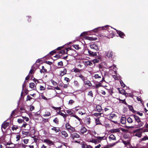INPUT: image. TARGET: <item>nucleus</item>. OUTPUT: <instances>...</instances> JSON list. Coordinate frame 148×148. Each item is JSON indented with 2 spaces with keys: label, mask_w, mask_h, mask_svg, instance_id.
<instances>
[{
  "label": "nucleus",
  "mask_w": 148,
  "mask_h": 148,
  "mask_svg": "<svg viewBox=\"0 0 148 148\" xmlns=\"http://www.w3.org/2000/svg\"><path fill=\"white\" fill-rule=\"evenodd\" d=\"M110 27V26L106 25L104 26H103L101 27L102 29H105V28H106L107 29V32H108L109 33V34L107 36H105L107 38H112L115 36V34L113 31H110V32H109V27ZM100 28H101V27H98L93 29V31L95 32H97L98 31L99 29Z\"/></svg>",
  "instance_id": "nucleus-1"
},
{
  "label": "nucleus",
  "mask_w": 148,
  "mask_h": 148,
  "mask_svg": "<svg viewBox=\"0 0 148 148\" xmlns=\"http://www.w3.org/2000/svg\"><path fill=\"white\" fill-rule=\"evenodd\" d=\"M143 128H141L135 130L133 132V134L135 136L140 138L142 136Z\"/></svg>",
  "instance_id": "nucleus-2"
},
{
  "label": "nucleus",
  "mask_w": 148,
  "mask_h": 148,
  "mask_svg": "<svg viewBox=\"0 0 148 148\" xmlns=\"http://www.w3.org/2000/svg\"><path fill=\"white\" fill-rule=\"evenodd\" d=\"M65 127L67 130L70 133L75 132L76 130L75 127L71 126L69 123H66Z\"/></svg>",
  "instance_id": "nucleus-3"
},
{
  "label": "nucleus",
  "mask_w": 148,
  "mask_h": 148,
  "mask_svg": "<svg viewBox=\"0 0 148 148\" xmlns=\"http://www.w3.org/2000/svg\"><path fill=\"white\" fill-rule=\"evenodd\" d=\"M93 77L95 78V79H99L101 78L102 77V79L100 81V82H102L103 81L105 82V78L103 76L101 72L99 73L98 74H96Z\"/></svg>",
  "instance_id": "nucleus-4"
},
{
  "label": "nucleus",
  "mask_w": 148,
  "mask_h": 148,
  "mask_svg": "<svg viewBox=\"0 0 148 148\" xmlns=\"http://www.w3.org/2000/svg\"><path fill=\"white\" fill-rule=\"evenodd\" d=\"M117 117V116L114 113H111L110 114L109 116V119L112 121V122L114 123V124H117V122L116 121L113 120V119H115Z\"/></svg>",
  "instance_id": "nucleus-5"
},
{
  "label": "nucleus",
  "mask_w": 148,
  "mask_h": 148,
  "mask_svg": "<svg viewBox=\"0 0 148 148\" xmlns=\"http://www.w3.org/2000/svg\"><path fill=\"white\" fill-rule=\"evenodd\" d=\"M42 142L50 146L54 145V142L49 139H44L42 140Z\"/></svg>",
  "instance_id": "nucleus-6"
},
{
  "label": "nucleus",
  "mask_w": 148,
  "mask_h": 148,
  "mask_svg": "<svg viewBox=\"0 0 148 148\" xmlns=\"http://www.w3.org/2000/svg\"><path fill=\"white\" fill-rule=\"evenodd\" d=\"M90 46L92 50H94L96 51H97L99 50L98 46L95 44H91L90 45Z\"/></svg>",
  "instance_id": "nucleus-7"
},
{
  "label": "nucleus",
  "mask_w": 148,
  "mask_h": 148,
  "mask_svg": "<svg viewBox=\"0 0 148 148\" xmlns=\"http://www.w3.org/2000/svg\"><path fill=\"white\" fill-rule=\"evenodd\" d=\"M88 53L91 56L94 57L97 56V53L96 51H94L93 50L91 51L88 49Z\"/></svg>",
  "instance_id": "nucleus-8"
},
{
  "label": "nucleus",
  "mask_w": 148,
  "mask_h": 148,
  "mask_svg": "<svg viewBox=\"0 0 148 148\" xmlns=\"http://www.w3.org/2000/svg\"><path fill=\"white\" fill-rule=\"evenodd\" d=\"M26 145L23 143H18L16 144L15 145V147L16 148H26Z\"/></svg>",
  "instance_id": "nucleus-9"
},
{
  "label": "nucleus",
  "mask_w": 148,
  "mask_h": 148,
  "mask_svg": "<svg viewBox=\"0 0 148 148\" xmlns=\"http://www.w3.org/2000/svg\"><path fill=\"white\" fill-rule=\"evenodd\" d=\"M80 137V135L76 133L71 134V137L72 138L73 140L75 138H78Z\"/></svg>",
  "instance_id": "nucleus-10"
},
{
  "label": "nucleus",
  "mask_w": 148,
  "mask_h": 148,
  "mask_svg": "<svg viewBox=\"0 0 148 148\" xmlns=\"http://www.w3.org/2000/svg\"><path fill=\"white\" fill-rule=\"evenodd\" d=\"M114 29L116 31L117 34L119 35V36L121 38H124V36H125V34L124 33H123V32H121V31L115 29Z\"/></svg>",
  "instance_id": "nucleus-11"
},
{
  "label": "nucleus",
  "mask_w": 148,
  "mask_h": 148,
  "mask_svg": "<svg viewBox=\"0 0 148 148\" xmlns=\"http://www.w3.org/2000/svg\"><path fill=\"white\" fill-rule=\"evenodd\" d=\"M114 53L112 51H108L106 56L109 58H112L114 56Z\"/></svg>",
  "instance_id": "nucleus-12"
},
{
  "label": "nucleus",
  "mask_w": 148,
  "mask_h": 148,
  "mask_svg": "<svg viewBox=\"0 0 148 148\" xmlns=\"http://www.w3.org/2000/svg\"><path fill=\"white\" fill-rule=\"evenodd\" d=\"M131 116H133V117L134 118L135 121L136 122L138 123H139V122H140L141 120L140 118L138 116L135 114H133L131 115Z\"/></svg>",
  "instance_id": "nucleus-13"
},
{
  "label": "nucleus",
  "mask_w": 148,
  "mask_h": 148,
  "mask_svg": "<svg viewBox=\"0 0 148 148\" xmlns=\"http://www.w3.org/2000/svg\"><path fill=\"white\" fill-rule=\"evenodd\" d=\"M62 136L63 138H66L68 137V135L66 132L65 131H62L61 132Z\"/></svg>",
  "instance_id": "nucleus-14"
},
{
  "label": "nucleus",
  "mask_w": 148,
  "mask_h": 148,
  "mask_svg": "<svg viewBox=\"0 0 148 148\" xmlns=\"http://www.w3.org/2000/svg\"><path fill=\"white\" fill-rule=\"evenodd\" d=\"M9 124V123L5 121L1 125V128H3L5 129L8 126Z\"/></svg>",
  "instance_id": "nucleus-15"
},
{
  "label": "nucleus",
  "mask_w": 148,
  "mask_h": 148,
  "mask_svg": "<svg viewBox=\"0 0 148 148\" xmlns=\"http://www.w3.org/2000/svg\"><path fill=\"white\" fill-rule=\"evenodd\" d=\"M87 131V129L84 127H82L80 130V132L81 134H84Z\"/></svg>",
  "instance_id": "nucleus-16"
},
{
  "label": "nucleus",
  "mask_w": 148,
  "mask_h": 148,
  "mask_svg": "<svg viewBox=\"0 0 148 148\" xmlns=\"http://www.w3.org/2000/svg\"><path fill=\"white\" fill-rule=\"evenodd\" d=\"M95 109V111H97L99 112H101L102 110L101 106L98 105L96 106Z\"/></svg>",
  "instance_id": "nucleus-17"
},
{
  "label": "nucleus",
  "mask_w": 148,
  "mask_h": 148,
  "mask_svg": "<svg viewBox=\"0 0 148 148\" xmlns=\"http://www.w3.org/2000/svg\"><path fill=\"white\" fill-rule=\"evenodd\" d=\"M84 82L85 84L89 86H92V84L90 82L86 79V80H84Z\"/></svg>",
  "instance_id": "nucleus-18"
},
{
  "label": "nucleus",
  "mask_w": 148,
  "mask_h": 148,
  "mask_svg": "<svg viewBox=\"0 0 148 148\" xmlns=\"http://www.w3.org/2000/svg\"><path fill=\"white\" fill-rule=\"evenodd\" d=\"M30 78V76L29 75H28L25 78V81L24 83L22 85V90H23L25 86H26V84H25V81H27V80H28L29 79V78Z\"/></svg>",
  "instance_id": "nucleus-19"
},
{
  "label": "nucleus",
  "mask_w": 148,
  "mask_h": 148,
  "mask_svg": "<svg viewBox=\"0 0 148 148\" xmlns=\"http://www.w3.org/2000/svg\"><path fill=\"white\" fill-rule=\"evenodd\" d=\"M126 122V118L125 117H122L121 119V123L122 124H125Z\"/></svg>",
  "instance_id": "nucleus-20"
},
{
  "label": "nucleus",
  "mask_w": 148,
  "mask_h": 148,
  "mask_svg": "<svg viewBox=\"0 0 148 148\" xmlns=\"http://www.w3.org/2000/svg\"><path fill=\"white\" fill-rule=\"evenodd\" d=\"M84 64L86 66H91L92 65V64L91 61H85L84 63Z\"/></svg>",
  "instance_id": "nucleus-21"
},
{
  "label": "nucleus",
  "mask_w": 148,
  "mask_h": 148,
  "mask_svg": "<svg viewBox=\"0 0 148 148\" xmlns=\"http://www.w3.org/2000/svg\"><path fill=\"white\" fill-rule=\"evenodd\" d=\"M67 70L66 69H64L63 71H61L60 74V76H62L66 74Z\"/></svg>",
  "instance_id": "nucleus-22"
},
{
  "label": "nucleus",
  "mask_w": 148,
  "mask_h": 148,
  "mask_svg": "<svg viewBox=\"0 0 148 148\" xmlns=\"http://www.w3.org/2000/svg\"><path fill=\"white\" fill-rule=\"evenodd\" d=\"M109 138L110 139V140H116V138L115 136L113 134H111L110 136L109 137Z\"/></svg>",
  "instance_id": "nucleus-23"
},
{
  "label": "nucleus",
  "mask_w": 148,
  "mask_h": 148,
  "mask_svg": "<svg viewBox=\"0 0 148 148\" xmlns=\"http://www.w3.org/2000/svg\"><path fill=\"white\" fill-rule=\"evenodd\" d=\"M86 38L87 39L90 40H95L97 39V38H94L92 37H90L89 36H87Z\"/></svg>",
  "instance_id": "nucleus-24"
},
{
  "label": "nucleus",
  "mask_w": 148,
  "mask_h": 148,
  "mask_svg": "<svg viewBox=\"0 0 148 148\" xmlns=\"http://www.w3.org/2000/svg\"><path fill=\"white\" fill-rule=\"evenodd\" d=\"M119 93L123 95H125L126 96V94L125 93V90L123 89H122L121 90H119Z\"/></svg>",
  "instance_id": "nucleus-25"
},
{
  "label": "nucleus",
  "mask_w": 148,
  "mask_h": 148,
  "mask_svg": "<svg viewBox=\"0 0 148 148\" xmlns=\"http://www.w3.org/2000/svg\"><path fill=\"white\" fill-rule=\"evenodd\" d=\"M47 72V69L44 68V66H42V69L40 71V73H46Z\"/></svg>",
  "instance_id": "nucleus-26"
},
{
  "label": "nucleus",
  "mask_w": 148,
  "mask_h": 148,
  "mask_svg": "<svg viewBox=\"0 0 148 148\" xmlns=\"http://www.w3.org/2000/svg\"><path fill=\"white\" fill-rule=\"evenodd\" d=\"M53 122L57 125H58L59 123V119L57 117L55 118L53 120Z\"/></svg>",
  "instance_id": "nucleus-27"
},
{
  "label": "nucleus",
  "mask_w": 148,
  "mask_h": 148,
  "mask_svg": "<svg viewBox=\"0 0 148 148\" xmlns=\"http://www.w3.org/2000/svg\"><path fill=\"white\" fill-rule=\"evenodd\" d=\"M51 130H52L56 132H59L60 131V129H57L56 127H54L52 128L51 129Z\"/></svg>",
  "instance_id": "nucleus-28"
},
{
  "label": "nucleus",
  "mask_w": 148,
  "mask_h": 148,
  "mask_svg": "<svg viewBox=\"0 0 148 148\" xmlns=\"http://www.w3.org/2000/svg\"><path fill=\"white\" fill-rule=\"evenodd\" d=\"M111 132L112 133L119 132L120 130L118 129H114L111 130Z\"/></svg>",
  "instance_id": "nucleus-29"
},
{
  "label": "nucleus",
  "mask_w": 148,
  "mask_h": 148,
  "mask_svg": "<svg viewBox=\"0 0 148 148\" xmlns=\"http://www.w3.org/2000/svg\"><path fill=\"white\" fill-rule=\"evenodd\" d=\"M127 122L129 123H131L133 122V121L132 119L130 117H129L127 118Z\"/></svg>",
  "instance_id": "nucleus-30"
},
{
  "label": "nucleus",
  "mask_w": 148,
  "mask_h": 148,
  "mask_svg": "<svg viewBox=\"0 0 148 148\" xmlns=\"http://www.w3.org/2000/svg\"><path fill=\"white\" fill-rule=\"evenodd\" d=\"M143 123L141 121H140V122H139V123H138V124L137 125V128H140V127L142 126L143 125Z\"/></svg>",
  "instance_id": "nucleus-31"
},
{
  "label": "nucleus",
  "mask_w": 148,
  "mask_h": 148,
  "mask_svg": "<svg viewBox=\"0 0 148 148\" xmlns=\"http://www.w3.org/2000/svg\"><path fill=\"white\" fill-rule=\"evenodd\" d=\"M91 119L90 117H89L86 119V124L87 125H89L90 123Z\"/></svg>",
  "instance_id": "nucleus-32"
},
{
  "label": "nucleus",
  "mask_w": 148,
  "mask_h": 148,
  "mask_svg": "<svg viewBox=\"0 0 148 148\" xmlns=\"http://www.w3.org/2000/svg\"><path fill=\"white\" fill-rule=\"evenodd\" d=\"M74 85L75 86L77 87H78L79 86V84L77 81H74Z\"/></svg>",
  "instance_id": "nucleus-33"
},
{
  "label": "nucleus",
  "mask_w": 148,
  "mask_h": 148,
  "mask_svg": "<svg viewBox=\"0 0 148 148\" xmlns=\"http://www.w3.org/2000/svg\"><path fill=\"white\" fill-rule=\"evenodd\" d=\"M118 143V142L117 141L115 143H113L112 144H110L108 145V147H112L113 146H114V145H115L117 143Z\"/></svg>",
  "instance_id": "nucleus-34"
},
{
  "label": "nucleus",
  "mask_w": 148,
  "mask_h": 148,
  "mask_svg": "<svg viewBox=\"0 0 148 148\" xmlns=\"http://www.w3.org/2000/svg\"><path fill=\"white\" fill-rule=\"evenodd\" d=\"M102 82H100V81L99 82V83L97 84H96L95 85V87L96 88H98L99 87L101 86H102Z\"/></svg>",
  "instance_id": "nucleus-35"
},
{
  "label": "nucleus",
  "mask_w": 148,
  "mask_h": 148,
  "mask_svg": "<svg viewBox=\"0 0 148 148\" xmlns=\"http://www.w3.org/2000/svg\"><path fill=\"white\" fill-rule=\"evenodd\" d=\"M73 47L75 49L77 50H78L80 49V48L79 47V45H73Z\"/></svg>",
  "instance_id": "nucleus-36"
},
{
  "label": "nucleus",
  "mask_w": 148,
  "mask_h": 148,
  "mask_svg": "<svg viewBox=\"0 0 148 148\" xmlns=\"http://www.w3.org/2000/svg\"><path fill=\"white\" fill-rule=\"evenodd\" d=\"M101 114V113H95L93 114V115L95 116L98 117L100 116Z\"/></svg>",
  "instance_id": "nucleus-37"
},
{
  "label": "nucleus",
  "mask_w": 148,
  "mask_h": 148,
  "mask_svg": "<svg viewBox=\"0 0 148 148\" xmlns=\"http://www.w3.org/2000/svg\"><path fill=\"white\" fill-rule=\"evenodd\" d=\"M56 53V49H55L50 52L49 54L51 55H53V54Z\"/></svg>",
  "instance_id": "nucleus-38"
},
{
  "label": "nucleus",
  "mask_w": 148,
  "mask_h": 148,
  "mask_svg": "<svg viewBox=\"0 0 148 148\" xmlns=\"http://www.w3.org/2000/svg\"><path fill=\"white\" fill-rule=\"evenodd\" d=\"M90 142L94 143L95 144H97V139H92L90 141Z\"/></svg>",
  "instance_id": "nucleus-39"
},
{
  "label": "nucleus",
  "mask_w": 148,
  "mask_h": 148,
  "mask_svg": "<svg viewBox=\"0 0 148 148\" xmlns=\"http://www.w3.org/2000/svg\"><path fill=\"white\" fill-rule=\"evenodd\" d=\"M78 76L80 77L83 82L85 80V77L82 74H80Z\"/></svg>",
  "instance_id": "nucleus-40"
},
{
  "label": "nucleus",
  "mask_w": 148,
  "mask_h": 148,
  "mask_svg": "<svg viewBox=\"0 0 148 148\" xmlns=\"http://www.w3.org/2000/svg\"><path fill=\"white\" fill-rule=\"evenodd\" d=\"M119 101L120 102H122L123 103L125 104L126 105H127V103L126 102L125 100H122L120 99H119Z\"/></svg>",
  "instance_id": "nucleus-41"
},
{
  "label": "nucleus",
  "mask_w": 148,
  "mask_h": 148,
  "mask_svg": "<svg viewBox=\"0 0 148 148\" xmlns=\"http://www.w3.org/2000/svg\"><path fill=\"white\" fill-rule=\"evenodd\" d=\"M51 115V113L50 112H45V114H43V116L44 117L46 116H49Z\"/></svg>",
  "instance_id": "nucleus-42"
},
{
  "label": "nucleus",
  "mask_w": 148,
  "mask_h": 148,
  "mask_svg": "<svg viewBox=\"0 0 148 148\" xmlns=\"http://www.w3.org/2000/svg\"><path fill=\"white\" fill-rule=\"evenodd\" d=\"M95 123L96 125H101V123L100 122L99 120V119H95Z\"/></svg>",
  "instance_id": "nucleus-43"
},
{
  "label": "nucleus",
  "mask_w": 148,
  "mask_h": 148,
  "mask_svg": "<svg viewBox=\"0 0 148 148\" xmlns=\"http://www.w3.org/2000/svg\"><path fill=\"white\" fill-rule=\"evenodd\" d=\"M58 66H60V67H59L58 68H61V66H63V62L62 61H61L59 62H58Z\"/></svg>",
  "instance_id": "nucleus-44"
},
{
  "label": "nucleus",
  "mask_w": 148,
  "mask_h": 148,
  "mask_svg": "<svg viewBox=\"0 0 148 148\" xmlns=\"http://www.w3.org/2000/svg\"><path fill=\"white\" fill-rule=\"evenodd\" d=\"M73 71L75 73H78L80 72L81 71V70L78 68H75L73 69Z\"/></svg>",
  "instance_id": "nucleus-45"
},
{
  "label": "nucleus",
  "mask_w": 148,
  "mask_h": 148,
  "mask_svg": "<svg viewBox=\"0 0 148 148\" xmlns=\"http://www.w3.org/2000/svg\"><path fill=\"white\" fill-rule=\"evenodd\" d=\"M72 116H73L76 119H77L80 122L82 121V120L79 117H78L76 115H73Z\"/></svg>",
  "instance_id": "nucleus-46"
},
{
  "label": "nucleus",
  "mask_w": 148,
  "mask_h": 148,
  "mask_svg": "<svg viewBox=\"0 0 148 148\" xmlns=\"http://www.w3.org/2000/svg\"><path fill=\"white\" fill-rule=\"evenodd\" d=\"M147 140H148V137L147 136H145L140 139V141H145Z\"/></svg>",
  "instance_id": "nucleus-47"
},
{
  "label": "nucleus",
  "mask_w": 148,
  "mask_h": 148,
  "mask_svg": "<svg viewBox=\"0 0 148 148\" xmlns=\"http://www.w3.org/2000/svg\"><path fill=\"white\" fill-rule=\"evenodd\" d=\"M18 128L17 126L14 125L12 127V129L13 131H14V130H16Z\"/></svg>",
  "instance_id": "nucleus-48"
},
{
  "label": "nucleus",
  "mask_w": 148,
  "mask_h": 148,
  "mask_svg": "<svg viewBox=\"0 0 148 148\" xmlns=\"http://www.w3.org/2000/svg\"><path fill=\"white\" fill-rule=\"evenodd\" d=\"M32 98L30 97L29 95H28L27 96L26 101H30L32 99Z\"/></svg>",
  "instance_id": "nucleus-49"
},
{
  "label": "nucleus",
  "mask_w": 148,
  "mask_h": 148,
  "mask_svg": "<svg viewBox=\"0 0 148 148\" xmlns=\"http://www.w3.org/2000/svg\"><path fill=\"white\" fill-rule=\"evenodd\" d=\"M35 86V84L33 82L29 84V87L32 89Z\"/></svg>",
  "instance_id": "nucleus-50"
},
{
  "label": "nucleus",
  "mask_w": 148,
  "mask_h": 148,
  "mask_svg": "<svg viewBox=\"0 0 148 148\" xmlns=\"http://www.w3.org/2000/svg\"><path fill=\"white\" fill-rule=\"evenodd\" d=\"M122 143L125 145L126 146L130 144L128 141H126L124 140H122Z\"/></svg>",
  "instance_id": "nucleus-51"
},
{
  "label": "nucleus",
  "mask_w": 148,
  "mask_h": 148,
  "mask_svg": "<svg viewBox=\"0 0 148 148\" xmlns=\"http://www.w3.org/2000/svg\"><path fill=\"white\" fill-rule=\"evenodd\" d=\"M120 82L121 84V85L122 87H123V88H124L125 87V85L122 80H121V81H120Z\"/></svg>",
  "instance_id": "nucleus-52"
},
{
  "label": "nucleus",
  "mask_w": 148,
  "mask_h": 148,
  "mask_svg": "<svg viewBox=\"0 0 148 148\" xmlns=\"http://www.w3.org/2000/svg\"><path fill=\"white\" fill-rule=\"evenodd\" d=\"M87 32H83L80 35V36H83L86 35L87 34Z\"/></svg>",
  "instance_id": "nucleus-53"
},
{
  "label": "nucleus",
  "mask_w": 148,
  "mask_h": 148,
  "mask_svg": "<svg viewBox=\"0 0 148 148\" xmlns=\"http://www.w3.org/2000/svg\"><path fill=\"white\" fill-rule=\"evenodd\" d=\"M35 70L33 69H31L29 72V74L32 75V74H34V73Z\"/></svg>",
  "instance_id": "nucleus-54"
},
{
  "label": "nucleus",
  "mask_w": 148,
  "mask_h": 148,
  "mask_svg": "<svg viewBox=\"0 0 148 148\" xmlns=\"http://www.w3.org/2000/svg\"><path fill=\"white\" fill-rule=\"evenodd\" d=\"M17 121L18 123H21L23 122H24V121L23 119H18Z\"/></svg>",
  "instance_id": "nucleus-55"
},
{
  "label": "nucleus",
  "mask_w": 148,
  "mask_h": 148,
  "mask_svg": "<svg viewBox=\"0 0 148 148\" xmlns=\"http://www.w3.org/2000/svg\"><path fill=\"white\" fill-rule=\"evenodd\" d=\"M52 108L54 109V110H57V109H58V110H61L62 109L61 108V107H55L54 106H53L52 107Z\"/></svg>",
  "instance_id": "nucleus-56"
},
{
  "label": "nucleus",
  "mask_w": 148,
  "mask_h": 148,
  "mask_svg": "<svg viewBox=\"0 0 148 148\" xmlns=\"http://www.w3.org/2000/svg\"><path fill=\"white\" fill-rule=\"evenodd\" d=\"M41 97L42 99H43L45 100H49V98H47V97H46L43 95H41Z\"/></svg>",
  "instance_id": "nucleus-57"
},
{
  "label": "nucleus",
  "mask_w": 148,
  "mask_h": 148,
  "mask_svg": "<svg viewBox=\"0 0 148 148\" xmlns=\"http://www.w3.org/2000/svg\"><path fill=\"white\" fill-rule=\"evenodd\" d=\"M65 53V50H61L60 51H59L58 52L59 53H61L62 54H64Z\"/></svg>",
  "instance_id": "nucleus-58"
},
{
  "label": "nucleus",
  "mask_w": 148,
  "mask_h": 148,
  "mask_svg": "<svg viewBox=\"0 0 148 148\" xmlns=\"http://www.w3.org/2000/svg\"><path fill=\"white\" fill-rule=\"evenodd\" d=\"M29 140L28 139H24L23 140V142L24 144H27L28 143Z\"/></svg>",
  "instance_id": "nucleus-59"
},
{
  "label": "nucleus",
  "mask_w": 148,
  "mask_h": 148,
  "mask_svg": "<svg viewBox=\"0 0 148 148\" xmlns=\"http://www.w3.org/2000/svg\"><path fill=\"white\" fill-rule=\"evenodd\" d=\"M20 110L22 112H25L26 111V110L25 109V108H24L23 107H21L20 108Z\"/></svg>",
  "instance_id": "nucleus-60"
},
{
  "label": "nucleus",
  "mask_w": 148,
  "mask_h": 148,
  "mask_svg": "<svg viewBox=\"0 0 148 148\" xmlns=\"http://www.w3.org/2000/svg\"><path fill=\"white\" fill-rule=\"evenodd\" d=\"M88 95L91 96V97H93V94L92 91H89L88 93Z\"/></svg>",
  "instance_id": "nucleus-61"
},
{
  "label": "nucleus",
  "mask_w": 148,
  "mask_h": 148,
  "mask_svg": "<svg viewBox=\"0 0 148 148\" xmlns=\"http://www.w3.org/2000/svg\"><path fill=\"white\" fill-rule=\"evenodd\" d=\"M128 107L130 110L131 111H132L134 109L133 106L131 105H128Z\"/></svg>",
  "instance_id": "nucleus-62"
},
{
  "label": "nucleus",
  "mask_w": 148,
  "mask_h": 148,
  "mask_svg": "<svg viewBox=\"0 0 148 148\" xmlns=\"http://www.w3.org/2000/svg\"><path fill=\"white\" fill-rule=\"evenodd\" d=\"M62 55H60L59 54H57L56 55V56H54V57H55L58 58H61L60 57L61 56H62Z\"/></svg>",
  "instance_id": "nucleus-63"
},
{
  "label": "nucleus",
  "mask_w": 148,
  "mask_h": 148,
  "mask_svg": "<svg viewBox=\"0 0 148 148\" xmlns=\"http://www.w3.org/2000/svg\"><path fill=\"white\" fill-rule=\"evenodd\" d=\"M22 118L24 119H25V121L27 122L29 120V119L28 117L23 116Z\"/></svg>",
  "instance_id": "nucleus-64"
}]
</instances>
